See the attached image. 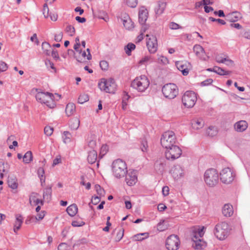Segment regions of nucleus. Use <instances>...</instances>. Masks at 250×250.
I'll use <instances>...</instances> for the list:
<instances>
[{"mask_svg":"<svg viewBox=\"0 0 250 250\" xmlns=\"http://www.w3.org/2000/svg\"><path fill=\"white\" fill-rule=\"evenodd\" d=\"M112 170L115 177L121 178L124 177L127 172L126 164L122 159H118L113 162Z\"/></svg>","mask_w":250,"mask_h":250,"instance_id":"f257e3e1","label":"nucleus"},{"mask_svg":"<svg viewBox=\"0 0 250 250\" xmlns=\"http://www.w3.org/2000/svg\"><path fill=\"white\" fill-rule=\"evenodd\" d=\"M219 180V174L217 169L209 168L204 173V181L206 184L210 187H213L217 185Z\"/></svg>","mask_w":250,"mask_h":250,"instance_id":"f03ea898","label":"nucleus"},{"mask_svg":"<svg viewBox=\"0 0 250 250\" xmlns=\"http://www.w3.org/2000/svg\"><path fill=\"white\" fill-rule=\"evenodd\" d=\"M149 82L145 75L136 78L131 83V86L138 92H144L148 87Z\"/></svg>","mask_w":250,"mask_h":250,"instance_id":"7ed1b4c3","label":"nucleus"},{"mask_svg":"<svg viewBox=\"0 0 250 250\" xmlns=\"http://www.w3.org/2000/svg\"><path fill=\"white\" fill-rule=\"evenodd\" d=\"M176 142L177 140L175 133L172 131L165 132L162 135L161 139V145L165 148L172 146L173 145L176 144Z\"/></svg>","mask_w":250,"mask_h":250,"instance_id":"20e7f679","label":"nucleus"},{"mask_svg":"<svg viewBox=\"0 0 250 250\" xmlns=\"http://www.w3.org/2000/svg\"><path fill=\"white\" fill-rule=\"evenodd\" d=\"M36 98L38 102L45 104L50 108H53L55 105L53 101L54 96L51 93L38 92L36 95Z\"/></svg>","mask_w":250,"mask_h":250,"instance_id":"39448f33","label":"nucleus"},{"mask_svg":"<svg viewBox=\"0 0 250 250\" xmlns=\"http://www.w3.org/2000/svg\"><path fill=\"white\" fill-rule=\"evenodd\" d=\"M98 86L101 90L109 93H114L117 88V85L113 78L107 80L103 79L99 83Z\"/></svg>","mask_w":250,"mask_h":250,"instance_id":"423d86ee","label":"nucleus"},{"mask_svg":"<svg viewBox=\"0 0 250 250\" xmlns=\"http://www.w3.org/2000/svg\"><path fill=\"white\" fill-rule=\"evenodd\" d=\"M162 91L166 98L172 99L178 95V88L176 84L169 83L163 86Z\"/></svg>","mask_w":250,"mask_h":250,"instance_id":"0eeeda50","label":"nucleus"},{"mask_svg":"<svg viewBox=\"0 0 250 250\" xmlns=\"http://www.w3.org/2000/svg\"><path fill=\"white\" fill-rule=\"evenodd\" d=\"M182 101L185 107H192L197 101L196 93L192 91H186L182 96Z\"/></svg>","mask_w":250,"mask_h":250,"instance_id":"6e6552de","label":"nucleus"},{"mask_svg":"<svg viewBox=\"0 0 250 250\" xmlns=\"http://www.w3.org/2000/svg\"><path fill=\"white\" fill-rule=\"evenodd\" d=\"M165 156L167 159L173 161L178 159L182 154L181 149L176 144L169 148H166Z\"/></svg>","mask_w":250,"mask_h":250,"instance_id":"1a4fd4ad","label":"nucleus"},{"mask_svg":"<svg viewBox=\"0 0 250 250\" xmlns=\"http://www.w3.org/2000/svg\"><path fill=\"white\" fill-rule=\"evenodd\" d=\"M234 177L232 171L229 167L223 169L220 172V180L225 184L231 183Z\"/></svg>","mask_w":250,"mask_h":250,"instance_id":"9d476101","label":"nucleus"},{"mask_svg":"<svg viewBox=\"0 0 250 250\" xmlns=\"http://www.w3.org/2000/svg\"><path fill=\"white\" fill-rule=\"evenodd\" d=\"M180 245V240L177 235L169 236L166 241V246L168 250H177Z\"/></svg>","mask_w":250,"mask_h":250,"instance_id":"9b49d317","label":"nucleus"},{"mask_svg":"<svg viewBox=\"0 0 250 250\" xmlns=\"http://www.w3.org/2000/svg\"><path fill=\"white\" fill-rule=\"evenodd\" d=\"M175 65L184 76H187L189 73V70L191 68L190 63L188 61H177L175 63Z\"/></svg>","mask_w":250,"mask_h":250,"instance_id":"f8f14e48","label":"nucleus"},{"mask_svg":"<svg viewBox=\"0 0 250 250\" xmlns=\"http://www.w3.org/2000/svg\"><path fill=\"white\" fill-rule=\"evenodd\" d=\"M146 36L149 37L146 42V45L148 51L150 53H154L157 50V38L153 35L149 36L148 35H147Z\"/></svg>","mask_w":250,"mask_h":250,"instance_id":"ddd939ff","label":"nucleus"},{"mask_svg":"<svg viewBox=\"0 0 250 250\" xmlns=\"http://www.w3.org/2000/svg\"><path fill=\"white\" fill-rule=\"evenodd\" d=\"M205 229L206 228L204 226L202 227H200L199 226L194 227L192 231V240L201 239L205 234Z\"/></svg>","mask_w":250,"mask_h":250,"instance_id":"4468645a","label":"nucleus"},{"mask_svg":"<svg viewBox=\"0 0 250 250\" xmlns=\"http://www.w3.org/2000/svg\"><path fill=\"white\" fill-rule=\"evenodd\" d=\"M221 236L220 240L225 239L230 234L231 229L229 225L226 222H222L221 225Z\"/></svg>","mask_w":250,"mask_h":250,"instance_id":"2eb2a0df","label":"nucleus"},{"mask_svg":"<svg viewBox=\"0 0 250 250\" xmlns=\"http://www.w3.org/2000/svg\"><path fill=\"white\" fill-rule=\"evenodd\" d=\"M125 175H126L125 181L128 186H133L137 182V177L136 175V172L135 171L127 172Z\"/></svg>","mask_w":250,"mask_h":250,"instance_id":"dca6fc26","label":"nucleus"},{"mask_svg":"<svg viewBox=\"0 0 250 250\" xmlns=\"http://www.w3.org/2000/svg\"><path fill=\"white\" fill-rule=\"evenodd\" d=\"M170 172L175 179H178L184 176V170L180 165L174 166L171 169Z\"/></svg>","mask_w":250,"mask_h":250,"instance_id":"f3484780","label":"nucleus"},{"mask_svg":"<svg viewBox=\"0 0 250 250\" xmlns=\"http://www.w3.org/2000/svg\"><path fill=\"white\" fill-rule=\"evenodd\" d=\"M148 13L144 7H141L139 11V22L141 24H144L148 18Z\"/></svg>","mask_w":250,"mask_h":250,"instance_id":"a211bd4d","label":"nucleus"},{"mask_svg":"<svg viewBox=\"0 0 250 250\" xmlns=\"http://www.w3.org/2000/svg\"><path fill=\"white\" fill-rule=\"evenodd\" d=\"M193 51L200 59L206 60V54L203 47L199 44H196L193 47Z\"/></svg>","mask_w":250,"mask_h":250,"instance_id":"6ab92c4d","label":"nucleus"},{"mask_svg":"<svg viewBox=\"0 0 250 250\" xmlns=\"http://www.w3.org/2000/svg\"><path fill=\"white\" fill-rule=\"evenodd\" d=\"M234 127L237 132H243L247 128L248 123L246 121L241 120L234 125Z\"/></svg>","mask_w":250,"mask_h":250,"instance_id":"aec40b11","label":"nucleus"},{"mask_svg":"<svg viewBox=\"0 0 250 250\" xmlns=\"http://www.w3.org/2000/svg\"><path fill=\"white\" fill-rule=\"evenodd\" d=\"M167 3L166 1L161 0L157 3V6L155 8V12L157 15H161L165 10Z\"/></svg>","mask_w":250,"mask_h":250,"instance_id":"412c9836","label":"nucleus"},{"mask_svg":"<svg viewBox=\"0 0 250 250\" xmlns=\"http://www.w3.org/2000/svg\"><path fill=\"white\" fill-rule=\"evenodd\" d=\"M192 241V246L194 249L195 250H201L204 249L206 246L207 244L205 241H204L203 239L194 240Z\"/></svg>","mask_w":250,"mask_h":250,"instance_id":"4be33fe9","label":"nucleus"},{"mask_svg":"<svg viewBox=\"0 0 250 250\" xmlns=\"http://www.w3.org/2000/svg\"><path fill=\"white\" fill-rule=\"evenodd\" d=\"M222 214L226 217H230L233 213L232 206L230 204H225L222 208Z\"/></svg>","mask_w":250,"mask_h":250,"instance_id":"5701e85b","label":"nucleus"},{"mask_svg":"<svg viewBox=\"0 0 250 250\" xmlns=\"http://www.w3.org/2000/svg\"><path fill=\"white\" fill-rule=\"evenodd\" d=\"M241 18V14L238 12L235 11L227 15L226 19L230 22H234Z\"/></svg>","mask_w":250,"mask_h":250,"instance_id":"b1692460","label":"nucleus"},{"mask_svg":"<svg viewBox=\"0 0 250 250\" xmlns=\"http://www.w3.org/2000/svg\"><path fill=\"white\" fill-rule=\"evenodd\" d=\"M220 63H223L229 67L234 66V62L230 60L228 56L224 55V57L220 56Z\"/></svg>","mask_w":250,"mask_h":250,"instance_id":"393cba45","label":"nucleus"},{"mask_svg":"<svg viewBox=\"0 0 250 250\" xmlns=\"http://www.w3.org/2000/svg\"><path fill=\"white\" fill-rule=\"evenodd\" d=\"M23 222V217L21 215L17 214L16 215V221L14 226V231L17 233V231L21 228V225Z\"/></svg>","mask_w":250,"mask_h":250,"instance_id":"a878e982","label":"nucleus"},{"mask_svg":"<svg viewBox=\"0 0 250 250\" xmlns=\"http://www.w3.org/2000/svg\"><path fill=\"white\" fill-rule=\"evenodd\" d=\"M80 121L77 117H74L70 120L69 122V127L72 130H77L80 126Z\"/></svg>","mask_w":250,"mask_h":250,"instance_id":"bb28decb","label":"nucleus"},{"mask_svg":"<svg viewBox=\"0 0 250 250\" xmlns=\"http://www.w3.org/2000/svg\"><path fill=\"white\" fill-rule=\"evenodd\" d=\"M165 166V161L163 159H160L157 160L154 164L155 169L160 172L163 171Z\"/></svg>","mask_w":250,"mask_h":250,"instance_id":"cd10ccee","label":"nucleus"},{"mask_svg":"<svg viewBox=\"0 0 250 250\" xmlns=\"http://www.w3.org/2000/svg\"><path fill=\"white\" fill-rule=\"evenodd\" d=\"M97 159V153L95 150L89 151L87 156V161L89 163L92 164L95 163Z\"/></svg>","mask_w":250,"mask_h":250,"instance_id":"c85d7f7f","label":"nucleus"},{"mask_svg":"<svg viewBox=\"0 0 250 250\" xmlns=\"http://www.w3.org/2000/svg\"><path fill=\"white\" fill-rule=\"evenodd\" d=\"M124 18L122 19L124 27L128 30L132 29L134 27L133 23L130 18L127 15Z\"/></svg>","mask_w":250,"mask_h":250,"instance_id":"c756f323","label":"nucleus"},{"mask_svg":"<svg viewBox=\"0 0 250 250\" xmlns=\"http://www.w3.org/2000/svg\"><path fill=\"white\" fill-rule=\"evenodd\" d=\"M218 128L216 126L210 125L206 131V134L210 137H213L218 134Z\"/></svg>","mask_w":250,"mask_h":250,"instance_id":"7c9ffc66","label":"nucleus"},{"mask_svg":"<svg viewBox=\"0 0 250 250\" xmlns=\"http://www.w3.org/2000/svg\"><path fill=\"white\" fill-rule=\"evenodd\" d=\"M8 186L13 189H15L18 188V184L17 179L15 176L9 177L7 181Z\"/></svg>","mask_w":250,"mask_h":250,"instance_id":"2f4dec72","label":"nucleus"},{"mask_svg":"<svg viewBox=\"0 0 250 250\" xmlns=\"http://www.w3.org/2000/svg\"><path fill=\"white\" fill-rule=\"evenodd\" d=\"M66 211L71 216H74L78 212V207L76 204H72L67 207Z\"/></svg>","mask_w":250,"mask_h":250,"instance_id":"473e14b6","label":"nucleus"},{"mask_svg":"<svg viewBox=\"0 0 250 250\" xmlns=\"http://www.w3.org/2000/svg\"><path fill=\"white\" fill-rule=\"evenodd\" d=\"M52 194V187L47 186L43 192V199L46 200L49 202L51 199Z\"/></svg>","mask_w":250,"mask_h":250,"instance_id":"72a5a7b5","label":"nucleus"},{"mask_svg":"<svg viewBox=\"0 0 250 250\" xmlns=\"http://www.w3.org/2000/svg\"><path fill=\"white\" fill-rule=\"evenodd\" d=\"M75 105L73 103H69L66 105L65 112L68 116L72 115L75 111Z\"/></svg>","mask_w":250,"mask_h":250,"instance_id":"f704fd0d","label":"nucleus"},{"mask_svg":"<svg viewBox=\"0 0 250 250\" xmlns=\"http://www.w3.org/2000/svg\"><path fill=\"white\" fill-rule=\"evenodd\" d=\"M42 46L43 53L47 56H50L51 48L50 44L47 42H44L42 43Z\"/></svg>","mask_w":250,"mask_h":250,"instance_id":"c9c22d12","label":"nucleus"},{"mask_svg":"<svg viewBox=\"0 0 250 250\" xmlns=\"http://www.w3.org/2000/svg\"><path fill=\"white\" fill-rule=\"evenodd\" d=\"M33 160L32 153L31 151L26 152L23 156V162L25 164H28Z\"/></svg>","mask_w":250,"mask_h":250,"instance_id":"e433bc0d","label":"nucleus"},{"mask_svg":"<svg viewBox=\"0 0 250 250\" xmlns=\"http://www.w3.org/2000/svg\"><path fill=\"white\" fill-rule=\"evenodd\" d=\"M136 46L133 43H128L125 47V50L126 54L128 56H130L131 54V51L135 49Z\"/></svg>","mask_w":250,"mask_h":250,"instance_id":"4c0bfd02","label":"nucleus"},{"mask_svg":"<svg viewBox=\"0 0 250 250\" xmlns=\"http://www.w3.org/2000/svg\"><path fill=\"white\" fill-rule=\"evenodd\" d=\"M168 227V223L165 221L164 220L161 221L157 225V229L160 231H163L166 230L167 229Z\"/></svg>","mask_w":250,"mask_h":250,"instance_id":"58836bf2","label":"nucleus"},{"mask_svg":"<svg viewBox=\"0 0 250 250\" xmlns=\"http://www.w3.org/2000/svg\"><path fill=\"white\" fill-rule=\"evenodd\" d=\"M204 125V123L202 119H198L192 123L193 127L196 129L202 128Z\"/></svg>","mask_w":250,"mask_h":250,"instance_id":"ea45409f","label":"nucleus"},{"mask_svg":"<svg viewBox=\"0 0 250 250\" xmlns=\"http://www.w3.org/2000/svg\"><path fill=\"white\" fill-rule=\"evenodd\" d=\"M148 148V146L147 141L146 139H142L140 144V148L141 150L144 152H147Z\"/></svg>","mask_w":250,"mask_h":250,"instance_id":"a19ab883","label":"nucleus"},{"mask_svg":"<svg viewBox=\"0 0 250 250\" xmlns=\"http://www.w3.org/2000/svg\"><path fill=\"white\" fill-rule=\"evenodd\" d=\"M72 137L71 134L69 131H64L63 133L62 138L63 142L65 143H69L71 141V138Z\"/></svg>","mask_w":250,"mask_h":250,"instance_id":"79ce46f5","label":"nucleus"},{"mask_svg":"<svg viewBox=\"0 0 250 250\" xmlns=\"http://www.w3.org/2000/svg\"><path fill=\"white\" fill-rule=\"evenodd\" d=\"M148 237V234L147 233H139L134 236L136 241H142Z\"/></svg>","mask_w":250,"mask_h":250,"instance_id":"37998d69","label":"nucleus"},{"mask_svg":"<svg viewBox=\"0 0 250 250\" xmlns=\"http://www.w3.org/2000/svg\"><path fill=\"white\" fill-rule=\"evenodd\" d=\"M89 100V96L87 94H83L80 95L78 98V103L83 104Z\"/></svg>","mask_w":250,"mask_h":250,"instance_id":"c03bdc74","label":"nucleus"},{"mask_svg":"<svg viewBox=\"0 0 250 250\" xmlns=\"http://www.w3.org/2000/svg\"><path fill=\"white\" fill-rule=\"evenodd\" d=\"M80 54H81V56H75V58L76 59L77 61L79 62H83L84 61L83 59H84L85 57L87 56L86 52L85 51H82L81 50L78 52Z\"/></svg>","mask_w":250,"mask_h":250,"instance_id":"a18cd8bd","label":"nucleus"},{"mask_svg":"<svg viewBox=\"0 0 250 250\" xmlns=\"http://www.w3.org/2000/svg\"><path fill=\"white\" fill-rule=\"evenodd\" d=\"M95 188L97 191V194L100 196H103L104 194V190L99 185H96L95 186Z\"/></svg>","mask_w":250,"mask_h":250,"instance_id":"49530a36","label":"nucleus"},{"mask_svg":"<svg viewBox=\"0 0 250 250\" xmlns=\"http://www.w3.org/2000/svg\"><path fill=\"white\" fill-rule=\"evenodd\" d=\"M65 31L69 33L71 36H73L75 33V28L71 25H68L65 29Z\"/></svg>","mask_w":250,"mask_h":250,"instance_id":"de8ad7c7","label":"nucleus"},{"mask_svg":"<svg viewBox=\"0 0 250 250\" xmlns=\"http://www.w3.org/2000/svg\"><path fill=\"white\" fill-rule=\"evenodd\" d=\"M8 167V163H4V161L0 159V171H2L3 172H5Z\"/></svg>","mask_w":250,"mask_h":250,"instance_id":"09e8293b","label":"nucleus"},{"mask_svg":"<svg viewBox=\"0 0 250 250\" xmlns=\"http://www.w3.org/2000/svg\"><path fill=\"white\" fill-rule=\"evenodd\" d=\"M126 4L130 7L135 8L138 4L137 0H126Z\"/></svg>","mask_w":250,"mask_h":250,"instance_id":"8fccbe9b","label":"nucleus"},{"mask_svg":"<svg viewBox=\"0 0 250 250\" xmlns=\"http://www.w3.org/2000/svg\"><path fill=\"white\" fill-rule=\"evenodd\" d=\"M100 66L103 70H107L108 68V63L106 61H102L100 62Z\"/></svg>","mask_w":250,"mask_h":250,"instance_id":"3c124183","label":"nucleus"},{"mask_svg":"<svg viewBox=\"0 0 250 250\" xmlns=\"http://www.w3.org/2000/svg\"><path fill=\"white\" fill-rule=\"evenodd\" d=\"M42 13L44 18H47L49 16V8L47 3L43 4Z\"/></svg>","mask_w":250,"mask_h":250,"instance_id":"603ef678","label":"nucleus"},{"mask_svg":"<svg viewBox=\"0 0 250 250\" xmlns=\"http://www.w3.org/2000/svg\"><path fill=\"white\" fill-rule=\"evenodd\" d=\"M53 132V128L50 126H46L44 127V132L47 136H50Z\"/></svg>","mask_w":250,"mask_h":250,"instance_id":"864d4df0","label":"nucleus"},{"mask_svg":"<svg viewBox=\"0 0 250 250\" xmlns=\"http://www.w3.org/2000/svg\"><path fill=\"white\" fill-rule=\"evenodd\" d=\"M7 68V64L2 61H0V72L5 71Z\"/></svg>","mask_w":250,"mask_h":250,"instance_id":"5fc2aeb1","label":"nucleus"},{"mask_svg":"<svg viewBox=\"0 0 250 250\" xmlns=\"http://www.w3.org/2000/svg\"><path fill=\"white\" fill-rule=\"evenodd\" d=\"M231 73V71L226 70L224 68L220 67V76L229 75Z\"/></svg>","mask_w":250,"mask_h":250,"instance_id":"6e6d98bb","label":"nucleus"},{"mask_svg":"<svg viewBox=\"0 0 250 250\" xmlns=\"http://www.w3.org/2000/svg\"><path fill=\"white\" fill-rule=\"evenodd\" d=\"M36 220H37V218L34 216H29L27 217V218L25 220V223L26 224L28 225L31 223L36 222L37 221Z\"/></svg>","mask_w":250,"mask_h":250,"instance_id":"4d7b16f0","label":"nucleus"},{"mask_svg":"<svg viewBox=\"0 0 250 250\" xmlns=\"http://www.w3.org/2000/svg\"><path fill=\"white\" fill-rule=\"evenodd\" d=\"M101 201V196H92L91 199V203L94 205H97Z\"/></svg>","mask_w":250,"mask_h":250,"instance_id":"13d9d810","label":"nucleus"},{"mask_svg":"<svg viewBox=\"0 0 250 250\" xmlns=\"http://www.w3.org/2000/svg\"><path fill=\"white\" fill-rule=\"evenodd\" d=\"M63 37V34L62 32H60L58 34H55L54 35V40L57 42H61Z\"/></svg>","mask_w":250,"mask_h":250,"instance_id":"bf43d9fd","label":"nucleus"},{"mask_svg":"<svg viewBox=\"0 0 250 250\" xmlns=\"http://www.w3.org/2000/svg\"><path fill=\"white\" fill-rule=\"evenodd\" d=\"M51 56L52 57L56 60H58L60 59V57L58 53L57 50H52L51 51Z\"/></svg>","mask_w":250,"mask_h":250,"instance_id":"052dcab7","label":"nucleus"},{"mask_svg":"<svg viewBox=\"0 0 250 250\" xmlns=\"http://www.w3.org/2000/svg\"><path fill=\"white\" fill-rule=\"evenodd\" d=\"M38 195V193L36 192H32L30 197H29V203L31 204L32 201H33L34 202H35L36 200L37 199V196Z\"/></svg>","mask_w":250,"mask_h":250,"instance_id":"680f3d73","label":"nucleus"},{"mask_svg":"<svg viewBox=\"0 0 250 250\" xmlns=\"http://www.w3.org/2000/svg\"><path fill=\"white\" fill-rule=\"evenodd\" d=\"M107 147L106 146H103L100 150V155H101L102 157L104 155L106 152H107Z\"/></svg>","mask_w":250,"mask_h":250,"instance_id":"e2e57ef3","label":"nucleus"},{"mask_svg":"<svg viewBox=\"0 0 250 250\" xmlns=\"http://www.w3.org/2000/svg\"><path fill=\"white\" fill-rule=\"evenodd\" d=\"M45 64L48 68L50 67V68L53 69L55 72L56 71V68L54 67V63L50 60H47L45 62Z\"/></svg>","mask_w":250,"mask_h":250,"instance_id":"0e129e2a","label":"nucleus"},{"mask_svg":"<svg viewBox=\"0 0 250 250\" xmlns=\"http://www.w3.org/2000/svg\"><path fill=\"white\" fill-rule=\"evenodd\" d=\"M44 174V170L43 167H40L38 169V175L39 178L43 177Z\"/></svg>","mask_w":250,"mask_h":250,"instance_id":"69168bd1","label":"nucleus"},{"mask_svg":"<svg viewBox=\"0 0 250 250\" xmlns=\"http://www.w3.org/2000/svg\"><path fill=\"white\" fill-rule=\"evenodd\" d=\"M169 27L170 29L175 30L181 28V27L180 26L179 24L174 22H172L170 23Z\"/></svg>","mask_w":250,"mask_h":250,"instance_id":"338daca9","label":"nucleus"},{"mask_svg":"<svg viewBox=\"0 0 250 250\" xmlns=\"http://www.w3.org/2000/svg\"><path fill=\"white\" fill-rule=\"evenodd\" d=\"M58 250H66L67 244L65 243H62L58 247Z\"/></svg>","mask_w":250,"mask_h":250,"instance_id":"774afa93","label":"nucleus"}]
</instances>
